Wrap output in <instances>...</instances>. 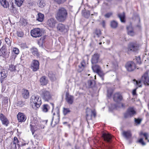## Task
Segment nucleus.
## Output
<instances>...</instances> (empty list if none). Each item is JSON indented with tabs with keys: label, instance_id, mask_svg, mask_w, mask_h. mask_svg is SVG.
Wrapping results in <instances>:
<instances>
[{
	"label": "nucleus",
	"instance_id": "nucleus-1",
	"mask_svg": "<svg viewBox=\"0 0 149 149\" xmlns=\"http://www.w3.org/2000/svg\"><path fill=\"white\" fill-rule=\"evenodd\" d=\"M67 15V10L65 8L61 7L59 8L57 10L56 18L58 21L63 22L66 19Z\"/></svg>",
	"mask_w": 149,
	"mask_h": 149
},
{
	"label": "nucleus",
	"instance_id": "nucleus-2",
	"mask_svg": "<svg viewBox=\"0 0 149 149\" xmlns=\"http://www.w3.org/2000/svg\"><path fill=\"white\" fill-rule=\"evenodd\" d=\"M134 84V85H137L138 87H141L142 83L146 85H149V76L148 72H146L142 76L141 79L139 81L133 80Z\"/></svg>",
	"mask_w": 149,
	"mask_h": 149
},
{
	"label": "nucleus",
	"instance_id": "nucleus-3",
	"mask_svg": "<svg viewBox=\"0 0 149 149\" xmlns=\"http://www.w3.org/2000/svg\"><path fill=\"white\" fill-rule=\"evenodd\" d=\"M30 102L32 108L36 110L39 108L42 104L41 98L39 95H33L31 96Z\"/></svg>",
	"mask_w": 149,
	"mask_h": 149
},
{
	"label": "nucleus",
	"instance_id": "nucleus-4",
	"mask_svg": "<svg viewBox=\"0 0 149 149\" xmlns=\"http://www.w3.org/2000/svg\"><path fill=\"white\" fill-rule=\"evenodd\" d=\"M40 94L42 98L45 101H48L52 98V95L49 91L45 89L41 90Z\"/></svg>",
	"mask_w": 149,
	"mask_h": 149
},
{
	"label": "nucleus",
	"instance_id": "nucleus-5",
	"mask_svg": "<svg viewBox=\"0 0 149 149\" xmlns=\"http://www.w3.org/2000/svg\"><path fill=\"white\" fill-rule=\"evenodd\" d=\"M57 31L63 33H65L67 32L69 29L68 26L64 24L59 23L58 24L57 26Z\"/></svg>",
	"mask_w": 149,
	"mask_h": 149
},
{
	"label": "nucleus",
	"instance_id": "nucleus-6",
	"mask_svg": "<svg viewBox=\"0 0 149 149\" xmlns=\"http://www.w3.org/2000/svg\"><path fill=\"white\" fill-rule=\"evenodd\" d=\"M125 67L127 70L129 72L133 71L136 68L135 64L132 61L127 62L125 65Z\"/></svg>",
	"mask_w": 149,
	"mask_h": 149
},
{
	"label": "nucleus",
	"instance_id": "nucleus-7",
	"mask_svg": "<svg viewBox=\"0 0 149 149\" xmlns=\"http://www.w3.org/2000/svg\"><path fill=\"white\" fill-rule=\"evenodd\" d=\"M31 35L35 38L40 37L42 35V31L39 28H35L31 31Z\"/></svg>",
	"mask_w": 149,
	"mask_h": 149
},
{
	"label": "nucleus",
	"instance_id": "nucleus-8",
	"mask_svg": "<svg viewBox=\"0 0 149 149\" xmlns=\"http://www.w3.org/2000/svg\"><path fill=\"white\" fill-rule=\"evenodd\" d=\"M39 63L36 60H33L31 65V68L33 71H36L39 68Z\"/></svg>",
	"mask_w": 149,
	"mask_h": 149
},
{
	"label": "nucleus",
	"instance_id": "nucleus-9",
	"mask_svg": "<svg viewBox=\"0 0 149 149\" xmlns=\"http://www.w3.org/2000/svg\"><path fill=\"white\" fill-rule=\"evenodd\" d=\"M7 52V49L6 46L3 45L0 49V56L3 57H8L9 53Z\"/></svg>",
	"mask_w": 149,
	"mask_h": 149
},
{
	"label": "nucleus",
	"instance_id": "nucleus-10",
	"mask_svg": "<svg viewBox=\"0 0 149 149\" xmlns=\"http://www.w3.org/2000/svg\"><path fill=\"white\" fill-rule=\"evenodd\" d=\"M136 114V111L133 108H129L126 113L124 114V117L128 118L133 116Z\"/></svg>",
	"mask_w": 149,
	"mask_h": 149
},
{
	"label": "nucleus",
	"instance_id": "nucleus-11",
	"mask_svg": "<svg viewBox=\"0 0 149 149\" xmlns=\"http://www.w3.org/2000/svg\"><path fill=\"white\" fill-rule=\"evenodd\" d=\"M39 122L36 120H33L31 122L30 125L31 126V129L34 131L38 129H39L41 127L38 125Z\"/></svg>",
	"mask_w": 149,
	"mask_h": 149
},
{
	"label": "nucleus",
	"instance_id": "nucleus-12",
	"mask_svg": "<svg viewBox=\"0 0 149 149\" xmlns=\"http://www.w3.org/2000/svg\"><path fill=\"white\" fill-rule=\"evenodd\" d=\"M139 49L138 45L136 43H131L128 46V50L133 52L136 51Z\"/></svg>",
	"mask_w": 149,
	"mask_h": 149
},
{
	"label": "nucleus",
	"instance_id": "nucleus-13",
	"mask_svg": "<svg viewBox=\"0 0 149 149\" xmlns=\"http://www.w3.org/2000/svg\"><path fill=\"white\" fill-rule=\"evenodd\" d=\"M17 120L19 122H24L26 119V115L23 113L19 112L17 115Z\"/></svg>",
	"mask_w": 149,
	"mask_h": 149
},
{
	"label": "nucleus",
	"instance_id": "nucleus-14",
	"mask_svg": "<svg viewBox=\"0 0 149 149\" xmlns=\"http://www.w3.org/2000/svg\"><path fill=\"white\" fill-rule=\"evenodd\" d=\"M56 23V20L53 18L49 19L47 21V25L51 28L54 27Z\"/></svg>",
	"mask_w": 149,
	"mask_h": 149
},
{
	"label": "nucleus",
	"instance_id": "nucleus-15",
	"mask_svg": "<svg viewBox=\"0 0 149 149\" xmlns=\"http://www.w3.org/2000/svg\"><path fill=\"white\" fill-rule=\"evenodd\" d=\"M0 120L2 124L7 126L9 123V121L6 117L2 113L0 114Z\"/></svg>",
	"mask_w": 149,
	"mask_h": 149
},
{
	"label": "nucleus",
	"instance_id": "nucleus-16",
	"mask_svg": "<svg viewBox=\"0 0 149 149\" xmlns=\"http://www.w3.org/2000/svg\"><path fill=\"white\" fill-rule=\"evenodd\" d=\"M100 56L98 54H95L92 56L91 59V62L92 64L97 63L99 60Z\"/></svg>",
	"mask_w": 149,
	"mask_h": 149
},
{
	"label": "nucleus",
	"instance_id": "nucleus-17",
	"mask_svg": "<svg viewBox=\"0 0 149 149\" xmlns=\"http://www.w3.org/2000/svg\"><path fill=\"white\" fill-rule=\"evenodd\" d=\"M65 100L66 102L69 104H72L73 102L74 98L73 96L69 95L67 93L66 95Z\"/></svg>",
	"mask_w": 149,
	"mask_h": 149
},
{
	"label": "nucleus",
	"instance_id": "nucleus-18",
	"mask_svg": "<svg viewBox=\"0 0 149 149\" xmlns=\"http://www.w3.org/2000/svg\"><path fill=\"white\" fill-rule=\"evenodd\" d=\"M102 136L104 140L108 142L111 141L113 136L111 135L108 133H104Z\"/></svg>",
	"mask_w": 149,
	"mask_h": 149
},
{
	"label": "nucleus",
	"instance_id": "nucleus-19",
	"mask_svg": "<svg viewBox=\"0 0 149 149\" xmlns=\"http://www.w3.org/2000/svg\"><path fill=\"white\" fill-rule=\"evenodd\" d=\"M127 29L128 35L131 36H133L135 35V33L134 31L133 28L131 24H130L127 27Z\"/></svg>",
	"mask_w": 149,
	"mask_h": 149
},
{
	"label": "nucleus",
	"instance_id": "nucleus-20",
	"mask_svg": "<svg viewBox=\"0 0 149 149\" xmlns=\"http://www.w3.org/2000/svg\"><path fill=\"white\" fill-rule=\"evenodd\" d=\"M113 99L114 101L116 102L120 101L122 100V97L119 93H116L114 94Z\"/></svg>",
	"mask_w": 149,
	"mask_h": 149
},
{
	"label": "nucleus",
	"instance_id": "nucleus-21",
	"mask_svg": "<svg viewBox=\"0 0 149 149\" xmlns=\"http://www.w3.org/2000/svg\"><path fill=\"white\" fill-rule=\"evenodd\" d=\"M22 96L25 99L28 98L29 96V91L25 89H23L22 91Z\"/></svg>",
	"mask_w": 149,
	"mask_h": 149
},
{
	"label": "nucleus",
	"instance_id": "nucleus-22",
	"mask_svg": "<svg viewBox=\"0 0 149 149\" xmlns=\"http://www.w3.org/2000/svg\"><path fill=\"white\" fill-rule=\"evenodd\" d=\"M86 118H87L88 116L91 115V116L92 117V116H93L94 117L95 116L96 114L95 113L94 111H92L90 109L87 108L86 109Z\"/></svg>",
	"mask_w": 149,
	"mask_h": 149
},
{
	"label": "nucleus",
	"instance_id": "nucleus-23",
	"mask_svg": "<svg viewBox=\"0 0 149 149\" xmlns=\"http://www.w3.org/2000/svg\"><path fill=\"white\" fill-rule=\"evenodd\" d=\"M54 117H53L52 118V120L51 122V125L53 127H54L55 125L57 124L59 122V115L58 114V116H56L55 119L54 120V121L53 122V121L54 120Z\"/></svg>",
	"mask_w": 149,
	"mask_h": 149
},
{
	"label": "nucleus",
	"instance_id": "nucleus-24",
	"mask_svg": "<svg viewBox=\"0 0 149 149\" xmlns=\"http://www.w3.org/2000/svg\"><path fill=\"white\" fill-rule=\"evenodd\" d=\"M86 64L84 61H83L81 63V65H79V68L78 71L79 72H81L82 71L84 68L85 67Z\"/></svg>",
	"mask_w": 149,
	"mask_h": 149
},
{
	"label": "nucleus",
	"instance_id": "nucleus-25",
	"mask_svg": "<svg viewBox=\"0 0 149 149\" xmlns=\"http://www.w3.org/2000/svg\"><path fill=\"white\" fill-rule=\"evenodd\" d=\"M122 134L123 136L127 139H128L131 136V133L129 131H123Z\"/></svg>",
	"mask_w": 149,
	"mask_h": 149
},
{
	"label": "nucleus",
	"instance_id": "nucleus-26",
	"mask_svg": "<svg viewBox=\"0 0 149 149\" xmlns=\"http://www.w3.org/2000/svg\"><path fill=\"white\" fill-rule=\"evenodd\" d=\"M92 68L93 71L96 73L101 69V67L99 65H92Z\"/></svg>",
	"mask_w": 149,
	"mask_h": 149
},
{
	"label": "nucleus",
	"instance_id": "nucleus-27",
	"mask_svg": "<svg viewBox=\"0 0 149 149\" xmlns=\"http://www.w3.org/2000/svg\"><path fill=\"white\" fill-rule=\"evenodd\" d=\"M30 51L32 54L37 57H38L39 56V54L38 52L37 49L35 48H33L30 49Z\"/></svg>",
	"mask_w": 149,
	"mask_h": 149
},
{
	"label": "nucleus",
	"instance_id": "nucleus-28",
	"mask_svg": "<svg viewBox=\"0 0 149 149\" xmlns=\"http://www.w3.org/2000/svg\"><path fill=\"white\" fill-rule=\"evenodd\" d=\"M41 84L43 85H46L47 83V80L45 76H42L41 78L40 79Z\"/></svg>",
	"mask_w": 149,
	"mask_h": 149
},
{
	"label": "nucleus",
	"instance_id": "nucleus-29",
	"mask_svg": "<svg viewBox=\"0 0 149 149\" xmlns=\"http://www.w3.org/2000/svg\"><path fill=\"white\" fill-rule=\"evenodd\" d=\"M0 3L1 5L4 8H7L8 7V3L6 0H0Z\"/></svg>",
	"mask_w": 149,
	"mask_h": 149
},
{
	"label": "nucleus",
	"instance_id": "nucleus-30",
	"mask_svg": "<svg viewBox=\"0 0 149 149\" xmlns=\"http://www.w3.org/2000/svg\"><path fill=\"white\" fill-rule=\"evenodd\" d=\"M44 18V15L41 13H39L38 14V16L37 17V20L39 22H42L43 21Z\"/></svg>",
	"mask_w": 149,
	"mask_h": 149
},
{
	"label": "nucleus",
	"instance_id": "nucleus-31",
	"mask_svg": "<svg viewBox=\"0 0 149 149\" xmlns=\"http://www.w3.org/2000/svg\"><path fill=\"white\" fill-rule=\"evenodd\" d=\"M48 76L52 81H54L56 78L55 75L52 72H50L48 74Z\"/></svg>",
	"mask_w": 149,
	"mask_h": 149
},
{
	"label": "nucleus",
	"instance_id": "nucleus-32",
	"mask_svg": "<svg viewBox=\"0 0 149 149\" xmlns=\"http://www.w3.org/2000/svg\"><path fill=\"white\" fill-rule=\"evenodd\" d=\"M118 16L121 22H125V16L124 13H123L121 14H118Z\"/></svg>",
	"mask_w": 149,
	"mask_h": 149
},
{
	"label": "nucleus",
	"instance_id": "nucleus-33",
	"mask_svg": "<svg viewBox=\"0 0 149 149\" xmlns=\"http://www.w3.org/2000/svg\"><path fill=\"white\" fill-rule=\"evenodd\" d=\"M94 37H99L101 35V31L100 29H96L94 33Z\"/></svg>",
	"mask_w": 149,
	"mask_h": 149
},
{
	"label": "nucleus",
	"instance_id": "nucleus-34",
	"mask_svg": "<svg viewBox=\"0 0 149 149\" xmlns=\"http://www.w3.org/2000/svg\"><path fill=\"white\" fill-rule=\"evenodd\" d=\"M24 0H15V4L18 7H20L23 3Z\"/></svg>",
	"mask_w": 149,
	"mask_h": 149
},
{
	"label": "nucleus",
	"instance_id": "nucleus-35",
	"mask_svg": "<svg viewBox=\"0 0 149 149\" xmlns=\"http://www.w3.org/2000/svg\"><path fill=\"white\" fill-rule=\"evenodd\" d=\"M49 109V106L47 104H44L42 108V111L45 112H47Z\"/></svg>",
	"mask_w": 149,
	"mask_h": 149
},
{
	"label": "nucleus",
	"instance_id": "nucleus-36",
	"mask_svg": "<svg viewBox=\"0 0 149 149\" xmlns=\"http://www.w3.org/2000/svg\"><path fill=\"white\" fill-rule=\"evenodd\" d=\"M111 25L112 27L115 28L117 26L118 23L115 21H113L111 22Z\"/></svg>",
	"mask_w": 149,
	"mask_h": 149
},
{
	"label": "nucleus",
	"instance_id": "nucleus-37",
	"mask_svg": "<svg viewBox=\"0 0 149 149\" xmlns=\"http://www.w3.org/2000/svg\"><path fill=\"white\" fill-rule=\"evenodd\" d=\"M98 75L102 78V80H104L103 77L104 75V73L101 70V69L100 70L99 72L97 73Z\"/></svg>",
	"mask_w": 149,
	"mask_h": 149
},
{
	"label": "nucleus",
	"instance_id": "nucleus-38",
	"mask_svg": "<svg viewBox=\"0 0 149 149\" xmlns=\"http://www.w3.org/2000/svg\"><path fill=\"white\" fill-rule=\"evenodd\" d=\"M19 141L18 140L17 138L15 137L14 138L13 140V143H11L12 145L13 144L15 146V147H16V144L17 143H19Z\"/></svg>",
	"mask_w": 149,
	"mask_h": 149
},
{
	"label": "nucleus",
	"instance_id": "nucleus-39",
	"mask_svg": "<svg viewBox=\"0 0 149 149\" xmlns=\"http://www.w3.org/2000/svg\"><path fill=\"white\" fill-rule=\"evenodd\" d=\"M45 5V3L44 1L43 0H41L40 1L39 3V6L41 8H42Z\"/></svg>",
	"mask_w": 149,
	"mask_h": 149
},
{
	"label": "nucleus",
	"instance_id": "nucleus-40",
	"mask_svg": "<svg viewBox=\"0 0 149 149\" xmlns=\"http://www.w3.org/2000/svg\"><path fill=\"white\" fill-rule=\"evenodd\" d=\"M70 111L68 108H63V113L64 115H66L68 113H69Z\"/></svg>",
	"mask_w": 149,
	"mask_h": 149
},
{
	"label": "nucleus",
	"instance_id": "nucleus-41",
	"mask_svg": "<svg viewBox=\"0 0 149 149\" xmlns=\"http://www.w3.org/2000/svg\"><path fill=\"white\" fill-rule=\"evenodd\" d=\"M13 52L15 54H18L19 53V50L17 48H14L13 50Z\"/></svg>",
	"mask_w": 149,
	"mask_h": 149
},
{
	"label": "nucleus",
	"instance_id": "nucleus-42",
	"mask_svg": "<svg viewBox=\"0 0 149 149\" xmlns=\"http://www.w3.org/2000/svg\"><path fill=\"white\" fill-rule=\"evenodd\" d=\"M5 41L8 45H10L11 41L8 38H5Z\"/></svg>",
	"mask_w": 149,
	"mask_h": 149
},
{
	"label": "nucleus",
	"instance_id": "nucleus-43",
	"mask_svg": "<svg viewBox=\"0 0 149 149\" xmlns=\"http://www.w3.org/2000/svg\"><path fill=\"white\" fill-rule=\"evenodd\" d=\"M143 135L145 138V140L147 141L148 142H149V140L148 139L149 137L148 134L147 133H144L143 134Z\"/></svg>",
	"mask_w": 149,
	"mask_h": 149
},
{
	"label": "nucleus",
	"instance_id": "nucleus-44",
	"mask_svg": "<svg viewBox=\"0 0 149 149\" xmlns=\"http://www.w3.org/2000/svg\"><path fill=\"white\" fill-rule=\"evenodd\" d=\"M9 70L11 71H14L15 70V66L13 65H11L9 66Z\"/></svg>",
	"mask_w": 149,
	"mask_h": 149
},
{
	"label": "nucleus",
	"instance_id": "nucleus-45",
	"mask_svg": "<svg viewBox=\"0 0 149 149\" xmlns=\"http://www.w3.org/2000/svg\"><path fill=\"white\" fill-rule=\"evenodd\" d=\"M0 74L1 75V79H3L6 77V74L4 72H0Z\"/></svg>",
	"mask_w": 149,
	"mask_h": 149
},
{
	"label": "nucleus",
	"instance_id": "nucleus-46",
	"mask_svg": "<svg viewBox=\"0 0 149 149\" xmlns=\"http://www.w3.org/2000/svg\"><path fill=\"white\" fill-rule=\"evenodd\" d=\"M59 4L63 3L65 2L66 0H54Z\"/></svg>",
	"mask_w": 149,
	"mask_h": 149
},
{
	"label": "nucleus",
	"instance_id": "nucleus-47",
	"mask_svg": "<svg viewBox=\"0 0 149 149\" xmlns=\"http://www.w3.org/2000/svg\"><path fill=\"white\" fill-rule=\"evenodd\" d=\"M136 86V88L134 89L132 91V95H135L136 94V89L138 88V87H138V86L137 85H135Z\"/></svg>",
	"mask_w": 149,
	"mask_h": 149
},
{
	"label": "nucleus",
	"instance_id": "nucleus-48",
	"mask_svg": "<svg viewBox=\"0 0 149 149\" xmlns=\"http://www.w3.org/2000/svg\"><path fill=\"white\" fill-rule=\"evenodd\" d=\"M17 36L19 37H22L24 35L23 33L22 32H17Z\"/></svg>",
	"mask_w": 149,
	"mask_h": 149
},
{
	"label": "nucleus",
	"instance_id": "nucleus-49",
	"mask_svg": "<svg viewBox=\"0 0 149 149\" xmlns=\"http://www.w3.org/2000/svg\"><path fill=\"white\" fill-rule=\"evenodd\" d=\"M139 141L140 143H141V144L143 146H144L146 145L145 143L143 141V139L142 138L140 139L139 140Z\"/></svg>",
	"mask_w": 149,
	"mask_h": 149
},
{
	"label": "nucleus",
	"instance_id": "nucleus-50",
	"mask_svg": "<svg viewBox=\"0 0 149 149\" xmlns=\"http://www.w3.org/2000/svg\"><path fill=\"white\" fill-rule=\"evenodd\" d=\"M88 84L89 87H91L93 84L92 81L91 80L88 81Z\"/></svg>",
	"mask_w": 149,
	"mask_h": 149
},
{
	"label": "nucleus",
	"instance_id": "nucleus-51",
	"mask_svg": "<svg viewBox=\"0 0 149 149\" xmlns=\"http://www.w3.org/2000/svg\"><path fill=\"white\" fill-rule=\"evenodd\" d=\"M112 14V13H108L106 14L104 16L106 18H109V17L111 16Z\"/></svg>",
	"mask_w": 149,
	"mask_h": 149
},
{
	"label": "nucleus",
	"instance_id": "nucleus-52",
	"mask_svg": "<svg viewBox=\"0 0 149 149\" xmlns=\"http://www.w3.org/2000/svg\"><path fill=\"white\" fill-rule=\"evenodd\" d=\"M141 120L139 119L135 118V122L136 123L139 124L141 122Z\"/></svg>",
	"mask_w": 149,
	"mask_h": 149
},
{
	"label": "nucleus",
	"instance_id": "nucleus-53",
	"mask_svg": "<svg viewBox=\"0 0 149 149\" xmlns=\"http://www.w3.org/2000/svg\"><path fill=\"white\" fill-rule=\"evenodd\" d=\"M136 59L137 61V63H139V64H140L141 61H140V57L139 56L136 57Z\"/></svg>",
	"mask_w": 149,
	"mask_h": 149
},
{
	"label": "nucleus",
	"instance_id": "nucleus-54",
	"mask_svg": "<svg viewBox=\"0 0 149 149\" xmlns=\"http://www.w3.org/2000/svg\"><path fill=\"white\" fill-rule=\"evenodd\" d=\"M86 13L87 14V16H85V17L86 18H88L89 16L90 13L89 11H87L86 12Z\"/></svg>",
	"mask_w": 149,
	"mask_h": 149
},
{
	"label": "nucleus",
	"instance_id": "nucleus-55",
	"mask_svg": "<svg viewBox=\"0 0 149 149\" xmlns=\"http://www.w3.org/2000/svg\"><path fill=\"white\" fill-rule=\"evenodd\" d=\"M104 38V37H102V38L100 40V42L99 43V45H101V44H102V42H103V43H104V42H103V40H102V39H103Z\"/></svg>",
	"mask_w": 149,
	"mask_h": 149
},
{
	"label": "nucleus",
	"instance_id": "nucleus-56",
	"mask_svg": "<svg viewBox=\"0 0 149 149\" xmlns=\"http://www.w3.org/2000/svg\"><path fill=\"white\" fill-rule=\"evenodd\" d=\"M119 107H125V104L123 103H120L119 104Z\"/></svg>",
	"mask_w": 149,
	"mask_h": 149
},
{
	"label": "nucleus",
	"instance_id": "nucleus-57",
	"mask_svg": "<svg viewBox=\"0 0 149 149\" xmlns=\"http://www.w3.org/2000/svg\"><path fill=\"white\" fill-rule=\"evenodd\" d=\"M112 94V93H109L108 91V97H110Z\"/></svg>",
	"mask_w": 149,
	"mask_h": 149
},
{
	"label": "nucleus",
	"instance_id": "nucleus-58",
	"mask_svg": "<svg viewBox=\"0 0 149 149\" xmlns=\"http://www.w3.org/2000/svg\"><path fill=\"white\" fill-rule=\"evenodd\" d=\"M105 21H103L102 22V24L103 27H104L105 26Z\"/></svg>",
	"mask_w": 149,
	"mask_h": 149
},
{
	"label": "nucleus",
	"instance_id": "nucleus-59",
	"mask_svg": "<svg viewBox=\"0 0 149 149\" xmlns=\"http://www.w3.org/2000/svg\"><path fill=\"white\" fill-rule=\"evenodd\" d=\"M94 15H95V16H97V13H94V14H91V15H92V16Z\"/></svg>",
	"mask_w": 149,
	"mask_h": 149
},
{
	"label": "nucleus",
	"instance_id": "nucleus-60",
	"mask_svg": "<svg viewBox=\"0 0 149 149\" xmlns=\"http://www.w3.org/2000/svg\"><path fill=\"white\" fill-rule=\"evenodd\" d=\"M118 65L117 64H116V65H115L114 67V68L115 69H116L117 68H118Z\"/></svg>",
	"mask_w": 149,
	"mask_h": 149
},
{
	"label": "nucleus",
	"instance_id": "nucleus-61",
	"mask_svg": "<svg viewBox=\"0 0 149 149\" xmlns=\"http://www.w3.org/2000/svg\"><path fill=\"white\" fill-rule=\"evenodd\" d=\"M51 104L52 105V108L53 109L54 108V104Z\"/></svg>",
	"mask_w": 149,
	"mask_h": 149
},
{
	"label": "nucleus",
	"instance_id": "nucleus-62",
	"mask_svg": "<svg viewBox=\"0 0 149 149\" xmlns=\"http://www.w3.org/2000/svg\"><path fill=\"white\" fill-rule=\"evenodd\" d=\"M29 4L30 5V6H32L33 5V4L32 3H29Z\"/></svg>",
	"mask_w": 149,
	"mask_h": 149
},
{
	"label": "nucleus",
	"instance_id": "nucleus-63",
	"mask_svg": "<svg viewBox=\"0 0 149 149\" xmlns=\"http://www.w3.org/2000/svg\"><path fill=\"white\" fill-rule=\"evenodd\" d=\"M1 40H0V46L1 45Z\"/></svg>",
	"mask_w": 149,
	"mask_h": 149
},
{
	"label": "nucleus",
	"instance_id": "nucleus-64",
	"mask_svg": "<svg viewBox=\"0 0 149 149\" xmlns=\"http://www.w3.org/2000/svg\"><path fill=\"white\" fill-rule=\"evenodd\" d=\"M45 121L46 123H47V121H48V120H45Z\"/></svg>",
	"mask_w": 149,
	"mask_h": 149
}]
</instances>
